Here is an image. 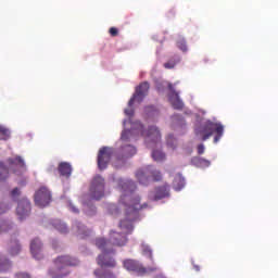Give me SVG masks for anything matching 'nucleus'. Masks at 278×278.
<instances>
[{
	"mask_svg": "<svg viewBox=\"0 0 278 278\" xmlns=\"http://www.w3.org/2000/svg\"><path fill=\"white\" fill-rule=\"evenodd\" d=\"M136 177L142 186L149 185V179H153V181H162V173L151 165L137 170Z\"/></svg>",
	"mask_w": 278,
	"mask_h": 278,
	"instance_id": "6",
	"label": "nucleus"
},
{
	"mask_svg": "<svg viewBox=\"0 0 278 278\" xmlns=\"http://www.w3.org/2000/svg\"><path fill=\"white\" fill-rule=\"evenodd\" d=\"M118 190L122 192L119 203L126 208L125 217L119 222V229L123 233L111 231L110 241L104 238L96 239V247L102 251L97 258V264L101 268H116V260L110 255H114L116 251L113 247H125L127 244V236L134 232V223L138 220V212L147 210L149 204H140V197L134 195L136 192V182L134 180L119 179L117 182Z\"/></svg>",
	"mask_w": 278,
	"mask_h": 278,
	"instance_id": "1",
	"label": "nucleus"
},
{
	"mask_svg": "<svg viewBox=\"0 0 278 278\" xmlns=\"http://www.w3.org/2000/svg\"><path fill=\"white\" fill-rule=\"evenodd\" d=\"M35 203L38 207H47L51 203V191L47 187H41L35 193Z\"/></svg>",
	"mask_w": 278,
	"mask_h": 278,
	"instance_id": "11",
	"label": "nucleus"
},
{
	"mask_svg": "<svg viewBox=\"0 0 278 278\" xmlns=\"http://www.w3.org/2000/svg\"><path fill=\"white\" fill-rule=\"evenodd\" d=\"M178 62H179L178 56L170 59L168 62L164 63V68H173L174 66H177Z\"/></svg>",
	"mask_w": 278,
	"mask_h": 278,
	"instance_id": "27",
	"label": "nucleus"
},
{
	"mask_svg": "<svg viewBox=\"0 0 278 278\" xmlns=\"http://www.w3.org/2000/svg\"><path fill=\"white\" fill-rule=\"evenodd\" d=\"M149 88H151V86L149 85V81L141 83L136 88L134 96L128 101V106L131 108V105H134L135 101H137V103H142V101L144 100V98L147 97V94L149 92Z\"/></svg>",
	"mask_w": 278,
	"mask_h": 278,
	"instance_id": "9",
	"label": "nucleus"
},
{
	"mask_svg": "<svg viewBox=\"0 0 278 278\" xmlns=\"http://www.w3.org/2000/svg\"><path fill=\"white\" fill-rule=\"evenodd\" d=\"M177 47L184 53H186V51H188V45L186 43V39H184V38L178 39Z\"/></svg>",
	"mask_w": 278,
	"mask_h": 278,
	"instance_id": "26",
	"label": "nucleus"
},
{
	"mask_svg": "<svg viewBox=\"0 0 278 278\" xmlns=\"http://www.w3.org/2000/svg\"><path fill=\"white\" fill-rule=\"evenodd\" d=\"M109 34L113 37V38H116V36H118V28L116 27H111L109 29Z\"/></svg>",
	"mask_w": 278,
	"mask_h": 278,
	"instance_id": "30",
	"label": "nucleus"
},
{
	"mask_svg": "<svg viewBox=\"0 0 278 278\" xmlns=\"http://www.w3.org/2000/svg\"><path fill=\"white\" fill-rule=\"evenodd\" d=\"M94 277L97 278H105V271H102L101 269H96L93 271Z\"/></svg>",
	"mask_w": 278,
	"mask_h": 278,
	"instance_id": "29",
	"label": "nucleus"
},
{
	"mask_svg": "<svg viewBox=\"0 0 278 278\" xmlns=\"http://www.w3.org/2000/svg\"><path fill=\"white\" fill-rule=\"evenodd\" d=\"M195 270H200L199 266H194Z\"/></svg>",
	"mask_w": 278,
	"mask_h": 278,
	"instance_id": "41",
	"label": "nucleus"
},
{
	"mask_svg": "<svg viewBox=\"0 0 278 278\" xmlns=\"http://www.w3.org/2000/svg\"><path fill=\"white\" fill-rule=\"evenodd\" d=\"M139 131L146 140L148 149H155V147L162 144V132H160V128L156 126H150L148 130H144V126L139 124Z\"/></svg>",
	"mask_w": 278,
	"mask_h": 278,
	"instance_id": "5",
	"label": "nucleus"
},
{
	"mask_svg": "<svg viewBox=\"0 0 278 278\" xmlns=\"http://www.w3.org/2000/svg\"><path fill=\"white\" fill-rule=\"evenodd\" d=\"M54 266L49 269L48 275L52 278H64L71 275L68 266H79V258L71 255H61L53 261Z\"/></svg>",
	"mask_w": 278,
	"mask_h": 278,
	"instance_id": "2",
	"label": "nucleus"
},
{
	"mask_svg": "<svg viewBox=\"0 0 278 278\" xmlns=\"http://www.w3.org/2000/svg\"><path fill=\"white\" fill-rule=\"evenodd\" d=\"M104 278H116V275L112 270H105Z\"/></svg>",
	"mask_w": 278,
	"mask_h": 278,
	"instance_id": "34",
	"label": "nucleus"
},
{
	"mask_svg": "<svg viewBox=\"0 0 278 278\" xmlns=\"http://www.w3.org/2000/svg\"><path fill=\"white\" fill-rule=\"evenodd\" d=\"M30 253L35 260H42V242L36 238L30 241Z\"/></svg>",
	"mask_w": 278,
	"mask_h": 278,
	"instance_id": "15",
	"label": "nucleus"
},
{
	"mask_svg": "<svg viewBox=\"0 0 278 278\" xmlns=\"http://www.w3.org/2000/svg\"><path fill=\"white\" fill-rule=\"evenodd\" d=\"M55 229H58V231H60V233H67L68 232V228L66 227V224L62 223L61 220H55L53 223Z\"/></svg>",
	"mask_w": 278,
	"mask_h": 278,
	"instance_id": "23",
	"label": "nucleus"
},
{
	"mask_svg": "<svg viewBox=\"0 0 278 278\" xmlns=\"http://www.w3.org/2000/svg\"><path fill=\"white\" fill-rule=\"evenodd\" d=\"M170 189L168 185H164L162 187H156L154 192H150L149 199L150 201H161V199H166V197H169Z\"/></svg>",
	"mask_w": 278,
	"mask_h": 278,
	"instance_id": "13",
	"label": "nucleus"
},
{
	"mask_svg": "<svg viewBox=\"0 0 278 278\" xmlns=\"http://www.w3.org/2000/svg\"><path fill=\"white\" fill-rule=\"evenodd\" d=\"M129 134H131L130 130H124L122 132V140H129Z\"/></svg>",
	"mask_w": 278,
	"mask_h": 278,
	"instance_id": "35",
	"label": "nucleus"
},
{
	"mask_svg": "<svg viewBox=\"0 0 278 278\" xmlns=\"http://www.w3.org/2000/svg\"><path fill=\"white\" fill-rule=\"evenodd\" d=\"M15 278H31V276L27 273H17L15 274Z\"/></svg>",
	"mask_w": 278,
	"mask_h": 278,
	"instance_id": "37",
	"label": "nucleus"
},
{
	"mask_svg": "<svg viewBox=\"0 0 278 278\" xmlns=\"http://www.w3.org/2000/svg\"><path fill=\"white\" fill-rule=\"evenodd\" d=\"M110 211H111V214H112L113 216H117V214H118V206L115 205V204H112V205L110 206Z\"/></svg>",
	"mask_w": 278,
	"mask_h": 278,
	"instance_id": "31",
	"label": "nucleus"
},
{
	"mask_svg": "<svg viewBox=\"0 0 278 278\" xmlns=\"http://www.w3.org/2000/svg\"><path fill=\"white\" fill-rule=\"evenodd\" d=\"M152 159L154 162H164L166 160V154L160 150H153L152 151Z\"/></svg>",
	"mask_w": 278,
	"mask_h": 278,
	"instance_id": "22",
	"label": "nucleus"
},
{
	"mask_svg": "<svg viewBox=\"0 0 278 278\" xmlns=\"http://www.w3.org/2000/svg\"><path fill=\"white\" fill-rule=\"evenodd\" d=\"M166 142L169 149H173V150L177 149V139H175L173 135L167 136Z\"/></svg>",
	"mask_w": 278,
	"mask_h": 278,
	"instance_id": "25",
	"label": "nucleus"
},
{
	"mask_svg": "<svg viewBox=\"0 0 278 278\" xmlns=\"http://www.w3.org/2000/svg\"><path fill=\"white\" fill-rule=\"evenodd\" d=\"M224 131L225 127L220 123L207 121L203 125L195 128V136H200L203 142H205V140H210V138L216 134L214 137V142L216 143L220 140V138H223Z\"/></svg>",
	"mask_w": 278,
	"mask_h": 278,
	"instance_id": "3",
	"label": "nucleus"
},
{
	"mask_svg": "<svg viewBox=\"0 0 278 278\" xmlns=\"http://www.w3.org/2000/svg\"><path fill=\"white\" fill-rule=\"evenodd\" d=\"M142 251H143V255H147L150 260H153V251L149 245H144Z\"/></svg>",
	"mask_w": 278,
	"mask_h": 278,
	"instance_id": "28",
	"label": "nucleus"
},
{
	"mask_svg": "<svg viewBox=\"0 0 278 278\" xmlns=\"http://www.w3.org/2000/svg\"><path fill=\"white\" fill-rule=\"evenodd\" d=\"M77 233L79 238H88L90 236L91 231L86 229V226L81 225L80 223H76Z\"/></svg>",
	"mask_w": 278,
	"mask_h": 278,
	"instance_id": "21",
	"label": "nucleus"
},
{
	"mask_svg": "<svg viewBox=\"0 0 278 278\" xmlns=\"http://www.w3.org/2000/svg\"><path fill=\"white\" fill-rule=\"evenodd\" d=\"M8 229H10V225L5 222H3L2 224H0V233H3V231H8Z\"/></svg>",
	"mask_w": 278,
	"mask_h": 278,
	"instance_id": "33",
	"label": "nucleus"
},
{
	"mask_svg": "<svg viewBox=\"0 0 278 278\" xmlns=\"http://www.w3.org/2000/svg\"><path fill=\"white\" fill-rule=\"evenodd\" d=\"M9 268H12V262L3 254H0V273H8Z\"/></svg>",
	"mask_w": 278,
	"mask_h": 278,
	"instance_id": "19",
	"label": "nucleus"
},
{
	"mask_svg": "<svg viewBox=\"0 0 278 278\" xmlns=\"http://www.w3.org/2000/svg\"><path fill=\"white\" fill-rule=\"evenodd\" d=\"M8 253L14 257L15 255H18L21 253V243H18V240H11L8 247Z\"/></svg>",
	"mask_w": 278,
	"mask_h": 278,
	"instance_id": "17",
	"label": "nucleus"
},
{
	"mask_svg": "<svg viewBox=\"0 0 278 278\" xmlns=\"http://www.w3.org/2000/svg\"><path fill=\"white\" fill-rule=\"evenodd\" d=\"M29 212H31V203L27 199H23L18 202L16 214L20 220H25L27 216H29Z\"/></svg>",
	"mask_w": 278,
	"mask_h": 278,
	"instance_id": "12",
	"label": "nucleus"
},
{
	"mask_svg": "<svg viewBox=\"0 0 278 278\" xmlns=\"http://www.w3.org/2000/svg\"><path fill=\"white\" fill-rule=\"evenodd\" d=\"M10 129L0 126V140H10Z\"/></svg>",
	"mask_w": 278,
	"mask_h": 278,
	"instance_id": "24",
	"label": "nucleus"
},
{
	"mask_svg": "<svg viewBox=\"0 0 278 278\" xmlns=\"http://www.w3.org/2000/svg\"><path fill=\"white\" fill-rule=\"evenodd\" d=\"M8 210H10V205H8L5 203L0 204V214H5V212H8Z\"/></svg>",
	"mask_w": 278,
	"mask_h": 278,
	"instance_id": "32",
	"label": "nucleus"
},
{
	"mask_svg": "<svg viewBox=\"0 0 278 278\" xmlns=\"http://www.w3.org/2000/svg\"><path fill=\"white\" fill-rule=\"evenodd\" d=\"M70 208L72 212H74V214H79V210H77L73 204H70Z\"/></svg>",
	"mask_w": 278,
	"mask_h": 278,
	"instance_id": "40",
	"label": "nucleus"
},
{
	"mask_svg": "<svg viewBox=\"0 0 278 278\" xmlns=\"http://www.w3.org/2000/svg\"><path fill=\"white\" fill-rule=\"evenodd\" d=\"M7 164H9V167L5 166L3 162H0V181H5V179L10 177V170H12L14 175H21L23 170H27L25 161L21 156L9 157Z\"/></svg>",
	"mask_w": 278,
	"mask_h": 278,
	"instance_id": "4",
	"label": "nucleus"
},
{
	"mask_svg": "<svg viewBox=\"0 0 278 278\" xmlns=\"http://www.w3.org/2000/svg\"><path fill=\"white\" fill-rule=\"evenodd\" d=\"M125 114L126 116H134V109H126Z\"/></svg>",
	"mask_w": 278,
	"mask_h": 278,
	"instance_id": "39",
	"label": "nucleus"
},
{
	"mask_svg": "<svg viewBox=\"0 0 278 278\" xmlns=\"http://www.w3.org/2000/svg\"><path fill=\"white\" fill-rule=\"evenodd\" d=\"M91 199L100 201L105 195V179L101 176H96L90 187Z\"/></svg>",
	"mask_w": 278,
	"mask_h": 278,
	"instance_id": "7",
	"label": "nucleus"
},
{
	"mask_svg": "<svg viewBox=\"0 0 278 278\" xmlns=\"http://www.w3.org/2000/svg\"><path fill=\"white\" fill-rule=\"evenodd\" d=\"M123 267L129 273H137V275H147V273H155V270H157L155 267L147 269L142 264H139L138 261L131 258L124 260Z\"/></svg>",
	"mask_w": 278,
	"mask_h": 278,
	"instance_id": "8",
	"label": "nucleus"
},
{
	"mask_svg": "<svg viewBox=\"0 0 278 278\" xmlns=\"http://www.w3.org/2000/svg\"><path fill=\"white\" fill-rule=\"evenodd\" d=\"M59 175L61 177H65V179H70L71 175H73V166L68 162H61L58 166Z\"/></svg>",
	"mask_w": 278,
	"mask_h": 278,
	"instance_id": "16",
	"label": "nucleus"
},
{
	"mask_svg": "<svg viewBox=\"0 0 278 278\" xmlns=\"http://www.w3.org/2000/svg\"><path fill=\"white\" fill-rule=\"evenodd\" d=\"M167 88L170 91L169 101L174 110H184V101L179 99V92L175 90V88L173 87V84L169 83Z\"/></svg>",
	"mask_w": 278,
	"mask_h": 278,
	"instance_id": "14",
	"label": "nucleus"
},
{
	"mask_svg": "<svg viewBox=\"0 0 278 278\" xmlns=\"http://www.w3.org/2000/svg\"><path fill=\"white\" fill-rule=\"evenodd\" d=\"M185 186H186V179L184 178V176H181V174H177L173 181L174 189L177 192H179V190H181Z\"/></svg>",
	"mask_w": 278,
	"mask_h": 278,
	"instance_id": "18",
	"label": "nucleus"
},
{
	"mask_svg": "<svg viewBox=\"0 0 278 278\" xmlns=\"http://www.w3.org/2000/svg\"><path fill=\"white\" fill-rule=\"evenodd\" d=\"M137 151H136V147L134 146H124L122 147V155L123 157H132V155H136Z\"/></svg>",
	"mask_w": 278,
	"mask_h": 278,
	"instance_id": "20",
	"label": "nucleus"
},
{
	"mask_svg": "<svg viewBox=\"0 0 278 278\" xmlns=\"http://www.w3.org/2000/svg\"><path fill=\"white\" fill-rule=\"evenodd\" d=\"M18 194H21V190L18 188H14L11 191V197H13V199H15V197H18Z\"/></svg>",
	"mask_w": 278,
	"mask_h": 278,
	"instance_id": "38",
	"label": "nucleus"
},
{
	"mask_svg": "<svg viewBox=\"0 0 278 278\" xmlns=\"http://www.w3.org/2000/svg\"><path fill=\"white\" fill-rule=\"evenodd\" d=\"M198 153L199 155H203L205 153V146H203V143L198 146Z\"/></svg>",
	"mask_w": 278,
	"mask_h": 278,
	"instance_id": "36",
	"label": "nucleus"
},
{
	"mask_svg": "<svg viewBox=\"0 0 278 278\" xmlns=\"http://www.w3.org/2000/svg\"><path fill=\"white\" fill-rule=\"evenodd\" d=\"M114 151L112 148L103 147L98 152V168L100 170H105L108 168V165L110 164V161L112 160Z\"/></svg>",
	"mask_w": 278,
	"mask_h": 278,
	"instance_id": "10",
	"label": "nucleus"
}]
</instances>
